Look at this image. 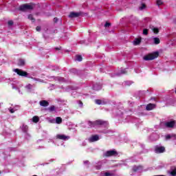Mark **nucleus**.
<instances>
[{"label": "nucleus", "instance_id": "nucleus-1", "mask_svg": "<svg viewBox=\"0 0 176 176\" xmlns=\"http://www.w3.org/2000/svg\"><path fill=\"white\" fill-rule=\"evenodd\" d=\"M158 57H159V52H155L144 56V60H145V61H151L152 60H155V58H157Z\"/></svg>", "mask_w": 176, "mask_h": 176}, {"label": "nucleus", "instance_id": "nucleus-2", "mask_svg": "<svg viewBox=\"0 0 176 176\" xmlns=\"http://www.w3.org/2000/svg\"><path fill=\"white\" fill-rule=\"evenodd\" d=\"M14 72H16V74L19 76H23L24 78H27L28 76V73L27 72L20 69H14Z\"/></svg>", "mask_w": 176, "mask_h": 176}, {"label": "nucleus", "instance_id": "nucleus-3", "mask_svg": "<svg viewBox=\"0 0 176 176\" xmlns=\"http://www.w3.org/2000/svg\"><path fill=\"white\" fill-rule=\"evenodd\" d=\"M32 6L28 4H25L19 7V10L21 12H25V10H32Z\"/></svg>", "mask_w": 176, "mask_h": 176}, {"label": "nucleus", "instance_id": "nucleus-4", "mask_svg": "<svg viewBox=\"0 0 176 176\" xmlns=\"http://www.w3.org/2000/svg\"><path fill=\"white\" fill-rule=\"evenodd\" d=\"M118 155H119V153L115 150L107 151L105 153L106 157H111V156H118Z\"/></svg>", "mask_w": 176, "mask_h": 176}, {"label": "nucleus", "instance_id": "nucleus-5", "mask_svg": "<svg viewBox=\"0 0 176 176\" xmlns=\"http://www.w3.org/2000/svg\"><path fill=\"white\" fill-rule=\"evenodd\" d=\"M154 151L155 153H164L166 152V147L156 146Z\"/></svg>", "mask_w": 176, "mask_h": 176}, {"label": "nucleus", "instance_id": "nucleus-6", "mask_svg": "<svg viewBox=\"0 0 176 176\" xmlns=\"http://www.w3.org/2000/svg\"><path fill=\"white\" fill-rule=\"evenodd\" d=\"M164 125L168 129H173L174 126H175V120H171L170 122H165Z\"/></svg>", "mask_w": 176, "mask_h": 176}, {"label": "nucleus", "instance_id": "nucleus-7", "mask_svg": "<svg viewBox=\"0 0 176 176\" xmlns=\"http://www.w3.org/2000/svg\"><path fill=\"white\" fill-rule=\"evenodd\" d=\"M79 16H82V12H72L69 14V19H75L76 17H79Z\"/></svg>", "mask_w": 176, "mask_h": 176}, {"label": "nucleus", "instance_id": "nucleus-8", "mask_svg": "<svg viewBox=\"0 0 176 176\" xmlns=\"http://www.w3.org/2000/svg\"><path fill=\"white\" fill-rule=\"evenodd\" d=\"M105 124H108V122L102 120H97L95 121L96 126H105Z\"/></svg>", "mask_w": 176, "mask_h": 176}, {"label": "nucleus", "instance_id": "nucleus-9", "mask_svg": "<svg viewBox=\"0 0 176 176\" xmlns=\"http://www.w3.org/2000/svg\"><path fill=\"white\" fill-rule=\"evenodd\" d=\"M98 140H100V137L98 136V135H94L89 138V142H96V141H98Z\"/></svg>", "mask_w": 176, "mask_h": 176}, {"label": "nucleus", "instance_id": "nucleus-10", "mask_svg": "<svg viewBox=\"0 0 176 176\" xmlns=\"http://www.w3.org/2000/svg\"><path fill=\"white\" fill-rule=\"evenodd\" d=\"M155 108H156V104L152 103L148 104L146 107V111H152V109H155Z\"/></svg>", "mask_w": 176, "mask_h": 176}, {"label": "nucleus", "instance_id": "nucleus-11", "mask_svg": "<svg viewBox=\"0 0 176 176\" xmlns=\"http://www.w3.org/2000/svg\"><path fill=\"white\" fill-rule=\"evenodd\" d=\"M56 138H58V140H69V137L65 135H57Z\"/></svg>", "mask_w": 176, "mask_h": 176}, {"label": "nucleus", "instance_id": "nucleus-12", "mask_svg": "<svg viewBox=\"0 0 176 176\" xmlns=\"http://www.w3.org/2000/svg\"><path fill=\"white\" fill-rule=\"evenodd\" d=\"M18 65L19 67H24L25 65V60L22 58H19L18 60Z\"/></svg>", "mask_w": 176, "mask_h": 176}, {"label": "nucleus", "instance_id": "nucleus-13", "mask_svg": "<svg viewBox=\"0 0 176 176\" xmlns=\"http://www.w3.org/2000/svg\"><path fill=\"white\" fill-rule=\"evenodd\" d=\"M39 104L41 107H49V102L45 100L40 101Z\"/></svg>", "mask_w": 176, "mask_h": 176}, {"label": "nucleus", "instance_id": "nucleus-14", "mask_svg": "<svg viewBox=\"0 0 176 176\" xmlns=\"http://www.w3.org/2000/svg\"><path fill=\"white\" fill-rule=\"evenodd\" d=\"M95 103L97 104V105H105L106 104L105 101H102L100 99L95 100Z\"/></svg>", "mask_w": 176, "mask_h": 176}, {"label": "nucleus", "instance_id": "nucleus-15", "mask_svg": "<svg viewBox=\"0 0 176 176\" xmlns=\"http://www.w3.org/2000/svg\"><path fill=\"white\" fill-rule=\"evenodd\" d=\"M140 43H141V38H135V40L133 41V45L135 46H138V45H140Z\"/></svg>", "mask_w": 176, "mask_h": 176}, {"label": "nucleus", "instance_id": "nucleus-16", "mask_svg": "<svg viewBox=\"0 0 176 176\" xmlns=\"http://www.w3.org/2000/svg\"><path fill=\"white\" fill-rule=\"evenodd\" d=\"M56 123H57V124H61V123H63V118H61V117H57L56 118Z\"/></svg>", "mask_w": 176, "mask_h": 176}, {"label": "nucleus", "instance_id": "nucleus-17", "mask_svg": "<svg viewBox=\"0 0 176 176\" xmlns=\"http://www.w3.org/2000/svg\"><path fill=\"white\" fill-rule=\"evenodd\" d=\"M32 122L34 123H38V122H39V117L36 116H34L33 118H32Z\"/></svg>", "mask_w": 176, "mask_h": 176}, {"label": "nucleus", "instance_id": "nucleus-18", "mask_svg": "<svg viewBox=\"0 0 176 176\" xmlns=\"http://www.w3.org/2000/svg\"><path fill=\"white\" fill-rule=\"evenodd\" d=\"M153 41H154L155 45H159V43H160V38L155 37L153 38Z\"/></svg>", "mask_w": 176, "mask_h": 176}, {"label": "nucleus", "instance_id": "nucleus-19", "mask_svg": "<svg viewBox=\"0 0 176 176\" xmlns=\"http://www.w3.org/2000/svg\"><path fill=\"white\" fill-rule=\"evenodd\" d=\"M22 131H23V133H28V126L23 125L22 126Z\"/></svg>", "mask_w": 176, "mask_h": 176}, {"label": "nucleus", "instance_id": "nucleus-20", "mask_svg": "<svg viewBox=\"0 0 176 176\" xmlns=\"http://www.w3.org/2000/svg\"><path fill=\"white\" fill-rule=\"evenodd\" d=\"M88 124L89 127H96V121H94V122L89 121Z\"/></svg>", "mask_w": 176, "mask_h": 176}, {"label": "nucleus", "instance_id": "nucleus-21", "mask_svg": "<svg viewBox=\"0 0 176 176\" xmlns=\"http://www.w3.org/2000/svg\"><path fill=\"white\" fill-rule=\"evenodd\" d=\"M48 110L50 111V112H54V111H56V107H54V105H52L48 108Z\"/></svg>", "mask_w": 176, "mask_h": 176}, {"label": "nucleus", "instance_id": "nucleus-22", "mask_svg": "<svg viewBox=\"0 0 176 176\" xmlns=\"http://www.w3.org/2000/svg\"><path fill=\"white\" fill-rule=\"evenodd\" d=\"M76 61H82L83 58L80 55H76Z\"/></svg>", "mask_w": 176, "mask_h": 176}, {"label": "nucleus", "instance_id": "nucleus-23", "mask_svg": "<svg viewBox=\"0 0 176 176\" xmlns=\"http://www.w3.org/2000/svg\"><path fill=\"white\" fill-rule=\"evenodd\" d=\"M29 20H31L33 23H35V18L32 16V14L28 15Z\"/></svg>", "mask_w": 176, "mask_h": 176}, {"label": "nucleus", "instance_id": "nucleus-24", "mask_svg": "<svg viewBox=\"0 0 176 176\" xmlns=\"http://www.w3.org/2000/svg\"><path fill=\"white\" fill-rule=\"evenodd\" d=\"M156 2H157V6H160L163 5V1L162 0H157Z\"/></svg>", "mask_w": 176, "mask_h": 176}, {"label": "nucleus", "instance_id": "nucleus-25", "mask_svg": "<svg viewBox=\"0 0 176 176\" xmlns=\"http://www.w3.org/2000/svg\"><path fill=\"white\" fill-rule=\"evenodd\" d=\"M153 31L154 34H159V28H154L153 29Z\"/></svg>", "mask_w": 176, "mask_h": 176}, {"label": "nucleus", "instance_id": "nucleus-26", "mask_svg": "<svg viewBox=\"0 0 176 176\" xmlns=\"http://www.w3.org/2000/svg\"><path fill=\"white\" fill-rule=\"evenodd\" d=\"M170 175H173V176H175L176 175V168H175L174 170H173L170 172Z\"/></svg>", "mask_w": 176, "mask_h": 176}, {"label": "nucleus", "instance_id": "nucleus-27", "mask_svg": "<svg viewBox=\"0 0 176 176\" xmlns=\"http://www.w3.org/2000/svg\"><path fill=\"white\" fill-rule=\"evenodd\" d=\"M146 8V5H145V3H142L140 9V10H143V9H145Z\"/></svg>", "mask_w": 176, "mask_h": 176}, {"label": "nucleus", "instance_id": "nucleus-28", "mask_svg": "<svg viewBox=\"0 0 176 176\" xmlns=\"http://www.w3.org/2000/svg\"><path fill=\"white\" fill-rule=\"evenodd\" d=\"M104 27H105V28H107L108 27H111V23L106 22L104 24Z\"/></svg>", "mask_w": 176, "mask_h": 176}, {"label": "nucleus", "instance_id": "nucleus-29", "mask_svg": "<svg viewBox=\"0 0 176 176\" xmlns=\"http://www.w3.org/2000/svg\"><path fill=\"white\" fill-rule=\"evenodd\" d=\"M148 29H144L143 30V34L144 35H147L148 34Z\"/></svg>", "mask_w": 176, "mask_h": 176}, {"label": "nucleus", "instance_id": "nucleus-30", "mask_svg": "<svg viewBox=\"0 0 176 176\" xmlns=\"http://www.w3.org/2000/svg\"><path fill=\"white\" fill-rule=\"evenodd\" d=\"M94 90H100L101 89V86H99L98 88H97V85H94Z\"/></svg>", "mask_w": 176, "mask_h": 176}, {"label": "nucleus", "instance_id": "nucleus-31", "mask_svg": "<svg viewBox=\"0 0 176 176\" xmlns=\"http://www.w3.org/2000/svg\"><path fill=\"white\" fill-rule=\"evenodd\" d=\"M8 25H13L14 22H13V21H8Z\"/></svg>", "mask_w": 176, "mask_h": 176}, {"label": "nucleus", "instance_id": "nucleus-32", "mask_svg": "<svg viewBox=\"0 0 176 176\" xmlns=\"http://www.w3.org/2000/svg\"><path fill=\"white\" fill-rule=\"evenodd\" d=\"M27 89H29L30 90H31V89H32V85L31 84H29L28 85H27Z\"/></svg>", "mask_w": 176, "mask_h": 176}, {"label": "nucleus", "instance_id": "nucleus-33", "mask_svg": "<svg viewBox=\"0 0 176 176\" xmlns=\"http://www.w3.org/2000/svg\"><path fill=\"white\" fill-rule=\"evenodd\" d=\"M112 174H111L110 173L106 172L104 173V176H111Z\"/></svg>", "mask_w": 176, "mask_h": 176}, {"label": "nucleus", "instance_id": "nucleus-34", "mask_svg": "<svg viewBox=\"0 0 176 176\" xmlns=\"http://www.w3.org/2000/svg\"><path fill=\"white\" fill-rule=\"evenodd\" d=\"M58 18L57 17L54 18V23H58Z\"/></svg>", "mask_w": 176, "mask_h": 176}, {"label": "nucleus", "instance_id": "nucleus-35", "mask_svg": "<svg viewBox=\"0 0 176 176\" xmlns=\"http://www.w3.org/2000/svg\"><path fill=\"white\" fill-rule=\"evenodd\" d=\"M36 30L38 31V32H39L41 31V26H37L36 28Z\"/></svg>", "mask_w": 176, "mask_h": 176}, {"label": "nucleus", "instance_id": "nucleus-36", "mask_svg": "<svg viewBox=\"0 0 176 176\" xmlns=\"http://www.w3.org/2000/svg\"><path fill=\"white\" fill-rule=\"evenodd\" d=\"M171 138V135H167L166 136V140H170Z\"/></svg>", "mask_w": 176, "mask_h": 176}, {"label": "nucleus", "instance_id": "nucleus-37", "mask_svg": "<svg viewBox=\"0 0 176 176\" xmlns=\"http://www.w3.org/2000/svg\"><path fill=\"white\" fill-rule=\"evenodd\" d=\"M125 83H126V86H130V85H131V82H130V81H126Z\"/></svg>", "mask_w": 176, "mask_h": 176}, {"label": "nucleus", "instance_id": "nucleus-38", "mask_svg": "<svg viewBox=\"0 0 176 176\" xmlns=\"http://www.w3.org/2000/svg\"><path fill=\"white\" fill-rule=\"evenodd\" d=\"M121 74H127V72L126 71V69H124V70H121Z\"/></svg>", "mask_w": 176, "mask_h": 176}, {"label": "nucleus", "instance_id": "nucleus-39", "mask_svg": "<svg viewBox=\"0 0 176 176\" xmlns=\"http://www.w3.org/2000/svg\"><path fill=\"white\" fill-rule=\"evenodd\" d=\"M10 113H14V109H10Z\"/></svg>", "mask_w": 176, "mask_h": 176}, {"label": "nucleus", "instance_id": "nucleus-40", "mask_svg": "<svg viewBox=\"0 0 176 176\" xmlns=\"http://www.w3.org/2000/svg\"><path fill=\"white\" fill-rule=\"evenodd\" d=\"M80 105H83V102L81 100H79Z\"/></svg>", "mask_w": 176, "mask_h": 176}, {"label": "nucleus", "instance_id": "nucleus-41", "mask_svg": "<svg viewBox=\"0 0 176 176\" xmlns=\"http://www.w3.org/2000/svg\"><path fill=\"white\" fill-rule=\"evenodd\" d=\"M133 171H135H135H138V168H133Z\"/></svg>", "mask_w": 176, "mask_h": 176}, {"label": "nucleus", "instance_id": "nucleus-42", "mask_svg": "<svg viewBox=\"0 0 176 176\" xmlns=\"http://www.w3.org/2000/svg\"><path fill=\"white\" fill-rule=\"evenodd\" d=\"M60 47H55V50H60Z\"/></svg>", "mask_w": 176, "mask_h": 176}]
</instances>
